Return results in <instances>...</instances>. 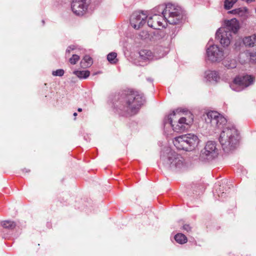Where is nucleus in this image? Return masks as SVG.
<instances>
[{"label": "nucleus", "instance_id": "1", "mask_svg": "<svg viewBox=\"0 0 256 256\" xmlns=\"http://www.w3.org/2000/svg\"><path fill=\"white\" fill-rule=\"evenodd\" d=\"M206 123H210L214 128H222L219 141L223 150L228 152L234 149L238 140V133L236 128L228 124L226 119L216 111H210L206 114L205 118Z\"/></svg>", "mask_w": 256, "mask_h": 256}, {"label": "nucleus", "instance_id": "2", "mask_svg": "<svg viewBox=\"0 0 256 256\" xmlns=\"http://www.w3.org/2000/svg\"><path fill=\"white\" fill-rule=\"evenodd\" d=\"M144 102L142 94L132 90L126 94L118 108L128 115L132 116L138 113Z\"/></svg>", "mask_w": 256, "mask_h": 256}, {"label": "nucleus", "instance_id": "3", "mask_svg": "<svg viewBox=\"0 0 256 256\" xmlns=\"http://www.w3.org/2000/svg\"><path fill=\"white\" fill-rule=\"evenodd\" d=\"M160 162L164 168L176 171L184 166V160L181 155L166 148L161 152Z\"/></svg>", "mask_w": 256, "mask_h": 256}, {"label": "nucleus", "instance_id": "4", "mask_svg": "<svg viewBox=\"0 0 256 256\" xmlns=\"http://www.w3.org/2000/svg\"><path fill=\"white\" fill-rule=\"evenodd\" d=\"M181 112V110L178 108L176 111H173L170 115L165 117L164 120V126L168 124L172 128L174 131L176 132H180L184 131L188 129L190 124L192 122V118H186L184 117H180L178 118V121L175 120L177 119V114Z\"/></svg>", "mask_w": 256, "mask_h": 256}, {"label": "nucleus", "instance_id": "5", "mask_svg": "<svg viewBox=\"0 0 256 256\" xmlns=\"http://www.w3.org/2000/svg\"><path fill=\"white\" fill-rule=\"evenodd\" d=\"M173 143L178 150L192 151L198 145L199 139L196 135L190 133L176 137Z\"/></svg>", "mask_w": 256, "mask_h": 256}, {"label": "nucleus", "instance_id": "6", "mask_svg": "<svg viewBox=\"0 0 256 256\" xmlns=\"http://www.w3.org/2000/svg\"><path fill=\"white\" fill-rule=\"evenodd\" d=\"M164 19L170 24H176L182 22L184 12L181 7L170 3L166 4Z\"/></svg>", "mask_w": 256, "mask_h": 256}, {"label": "nucleus", "instance_id": "7", "mask_svg": "<svg viewBox=\"0 0 256 256\" xmlns=\"http://www.w3.org/2000/svg\"><path fill=\"white\" fill-rule=\"evenodd\" d=\"M147 18V14L144 11L134 12L130 16V26L136 30L148 32V30H146V26Z\"/></svg>", "mask_w": 256, "mask_h": 256}, {"label": "nucleus", "instance_id": "8", "mask_svg": "<svg viewBox=\"0 0 256 256\" xmlns=\"http://www.w3.org/2000/svg\"><path fill=\"white\" fill-rule=\"evenodd\" d=\"M218 154L216 143L214 141H208L200 151L199 158L201 161H210L216 158Z\"/></svg>", "mask_w": 256, "mask_h": 256}, {"label": "nucleus", "instance_id": "9", "mask_svg": "<svg viewBox=\"0 0 256 256\" xmlns=\"http://www.w3.org/2000/svg\"><path fill=\"white\" fill-rule=\"evenodd\" d=\"M206 54L208 60L212 62H220L224 57L223 49L216 44L207 48Z\"/></svg>", "mask_w": 256, "mask_h": 256}, {"label": "nucleus", "instance_id": "10", "mask_svg": "<svg viewBox=\"0 0 256 256\" xmlns=\"http://www.w3.org/2000/svg\"><path fill=\"white\" fill-rule=\"evenodd\" d=\"M254 78L250 76L246 75L236 77L230 86L236 92H240L253 83Z\"/></svg>", "mask_w": 256, "mask_h": 256}, {"label": "nucleus", "instance_id": "11", "mask_svg": "<svg viewBox=\"0 0 256 256\" xmlns=\"http://www.w3.org/2000/svg\"><path fill=\"white\" fill-rule=\"evenodd\" d=\"M86 0H73L72 4V10L73 12L79 16H83L87 10L88 4Z\"/></svg>", "mask_w": 256, "mask_h": 256}, {"label": "nucleus", "instance_id": "12", "mask_svg": "<svg viewBox=\"0 0 256 256\" xmlns=\"http://www.w3.org/2000/svg\"><path fill=\"white\" fill-rule=\"evenodd\" d=\"M222 26L224 28L231 32H237L240 28L238 21L235 18L224 20Z\"/></svg>", "mask_w": 256, "mask_h": 256}, {"label": "nucleus", "instance_id": "13", "mask_svg": "<svg viewBox=\"0 0 256 256\" xmlns=\"http://www.w3.org/2000/svg\"><path fill=\"white\" fill-rule=\"evenodd\" d=\"M231 37L230 33H229L228 36V33L215 34L216 42H219L223 46H227L230 44Z\"/></svg>", "mask_w": 256, "mask_h": 256}, {"label": "nucleus", "instance_id": "14", "mask_svg": "<svg viewBox=\"0 0 256 256\" xmlns=\"http://www.w3.org/2000/svg\"><path fill=\"white\" fill-rule=\"evenodd\" d=\"M159 38V33H139L137 36L138 38H140L148 44L154 42Z\"/></svg>", "mask_w": 256, "mask_h": 256}, {"label": "nucleus", "instance_id": "15", "mask_svg": "<svg viewBox=\"0 0 256 256\" xmlns=\"http://www.w3.org/2000/svg\"><path fill=\"white\" fill-rule=\"evenodd\" d=\"M168 51V47H162L161 46H157L154 48V60H158L164 57Z\"/></svg>", "mask_w": 256, "mask_h": 256}, {"label": "nucleus", "instance_id": "16", "mask_svg": "<svg viewBox=\"0 0 256 256\" xmlns=\"http://www.w3.org/2000/svg\"><path fill=\"white\" fill-rule=\"evenodd\" d=\"M140 58L143 60H154V53L148 50H142L139 52Z\"/></svg>", "mask_w": 256, "mask_h": 256}, {"label": "nucleus", "instance_id": "17", "mask_svg": "<svg viewBox=\"0 0 256 256\" xmlns=\"http://www.w3.org/2000/svg\"><path fill=\"white\" fill-rule=\"evenodd\" d=\"M205 78L209 82H218L220 76L217 72L208 70L205 72Z\"/></svg>", "mask_w": 256, "mask_h": 256}, {"label": "nucleus", "instance_id": "18", "mask_svg": "<svg viewBox=\"0 0 256 256\" xmlns=\"http://www.w3.org/2000/svg\"><path fill=\"white\" fill-rule=\"evenodd\" d=\"M244 44L246 46H253L255 42H256V33L254 34L246 36L243 39Z\"/></svg>", "mask_w": 256, "mask_h": 256}, {"label": "nucleus", "instance_id": "19", "mask_svg": "<svg viewBox=\"0 0 256 256\" xmlns=\"http://www.w3.org/2000/svg\"><path fill=\"white\" fill-rule=\"evenodd\" d=\"M238 60L242 64L250 62V51L246 50L239 54Z\"/></svg>", "mask_w": 256, "mask_h": 256}, {"label": "nucleus", "instance_id": "20", "mask_svg": "<svg viewBox=\"0 0 256 256\" xmlns=\"http://www.w3.org/2000/svg\"><path fill=\"white\" fill-rule=\"evenodd\" d=\"M92 64V58L88 55L85 56L80 62L82 67L86 68L90 66Z\"/></svg>", "mask_w": 256, "mask_h": 256}, {"label": "nucleus", "instance_id": "21", "mask_svg": "<svg viewBox=\"0 0 256 256\" xmlns=\"http://www.w3.org/2000/svg\"><path fill=\"white\" fill-rule=\"evenodd\" d=\"M73 74L76 75L80 78H86L90 74L88 70H74Z\"/></svg>", "mask_w": 256, "mask_h": 256}, {"label": "nucleus", "instance_id": "22", "mask_svg": "<svg viewBox=\"0 0 256 256\" xmlns=\"http://www.w3.org/2000/svg\"><path fill=\"white\" fill-rule=\"evenodd\" d=\"M176 241L180 244H184L187 242L188 239L186 236L181 233L176 234L174 236Z\"/></svg>", "mask_w": 256, "mask_h": 256}, {"label": "nucleus", "instance_id": "23", "mask_svg": "<svg viewBox=\"0 0 256 256\" xmlns=\"http://www.w3.org/2000/svg\"><path fill=\"white\" fill-rule=\"evenodd\" d=\"M165 6L166 5L162 4L155 7L154 9V15H160V14H162L164 18Z\"/></svg>", "mask_w": 256, "mask_h": 256}, {"label": "nucleus", "instance_id": "24", "mask_svg": "<svg viewBox=\"0 0 256 256\" xmlns=\"http://www.w3.org/2000/svg\"><path fill=\"white\" fill-rule=\"evenodd\" d=\"M2 225L4 228L8 230H13L16 226V223L11 220H4L2 222Z\"/></svg>", "mask_w": 256, "mask_h": 256}, {"label": "nucleus", "instance_id": "25", "mask_svg": "<svg viewBox=\"0 0 256 256\" xmlns=\"http://www.w3.org/2000/svg\"><path fill=\"white\" fill-rule=\"evenodd\" d=\"M216 192L214 194H216L218 197L222 198L224 197L226 193L224 192V186H222L219 184H216L215 186Z\"/></svg>", "mask_w": 256, "mask_h": 256}, {"label": "nucleus", "instance_id": "26", "mask_svg": "<svg viewBox=\"0 0 256 256\" xmlns=\"http://www.w3.org/2000/svg\"><path fill=\"white\" fill-rule=\"evenodd\" d=\"M224 66L228 69H232L236 66V62L234 60H226L224 62Z\"/></svg>", "mask_w": 256, "mask_h": 256}, {"label": "nucleus", "instance_id": "27", "mask_svg": "<svg viewBox=\"0 0 256 256\" xmlns=\"http://www.w3.org/2000/svg\"><path fill=\"white\" fill-rule=\"evenodd\" d=\"M117 56V54L114 52H112L108 54L107 56L108 60L112 64H115L116 63L118 60L116 58Z\"/></svg>", "mask_w": 256, "mask_h": 256}, {"label": "nucleus", "instance_id": "28", "mask_svg": "<svg viewBox=\"0 0 256 256\" xmlns=\"http://www.w3.org/2000/svg\"><path fill=\"white\" fill-rule=\"evenodd\" d=\"M237 15L243 18L244 19L247 18L248 9L246 8H238Z\"/></svg>", "mask_w": 256, "mask_h": 256}, {"label": "nucleus", "instance_id": "29", "mask_svg": "<svg viewBox=\"0 0 256 256\" xmlns=\"http://www.w3.org/2000/svg\"><path fill=\"white\" fill-rule=\"evenodd\" d=\"M238 0H225L224 7L226 10L230 9Z\"/></svg>", "mask_w": 256, "mask_h": 256}, {"label": "nucleus", "instance_id": "30", "mask_svg": "<svg viewBox=\"0 0 256 256\" xmlns=\"http://www.w3.org/2000/svg\"><path fill=\"white\" fill-rule=\"evenodd\" d=\"M80 58L77 54H73L72 56L69 59V62L72 64H75L80 60Z\"/></svg>", "mask_w": 256, "mask_h": 256}, {"label": "nucleus", "instance_id": "31", "mask_svg": "<svg viewBox=\"0 0 256 256\" xmlns=\"http://www.w3.org/2000/svg\"><path fill=\"white\" fill-rule=\"evenodd\" d=\"M154 22L152 20V18H148V22H147V24H146V28H151L152 29H157V28H158V26H154L153 25V23Z\"/></svg>", "mask_w": 256, "mask_h": 256}, {"label": "nucleus", "instance_id": "32", "mask_svg": "<svg viewBox=\"0 0 256 256\" xmlns=\"http://www.w3.org/2000/svg\"><path fill=\"white\" fill-rule=\"evenodd\" d=\"M76 46L74 45H71L68 47L66 51V57L69 56L71 51L76 50Z\"/></svg>", "mask_w": 256, "mask_h": 256}, {"label": "nucleus", "instance_id": "33", "mask_svg": "<svg viewBox=\"0 0 256 256\" xmlns=\"http://www.w3.org/2000/svg\"><path fill=\"white\" fill-rule=\"evenodd\" d=\"M64 72L62 69L57 70L56 71L52 72V75L54 76H62L64 74Z\"/></svg>", "mask_w": 256, "mask_h": 256}, {"label": "nucleus", "instance_id": "34", "mask_svg": "<svg viewBox=\"0 0 256 256\" xmlns=\"http://www.w3.org/2000/svg\"><path fill=\"white\" fill-rule=\"evenodd\" d=\"M183 229L186 232H190L191 230V227L189 224H186L183 226Z\"/></svg>", "mask_w": 256, "mask_h": 256}, {"label": "nucleus", "instance_id": "35", "mask_svg": "<svg viewBox=\"0 0 256 256\" xmlns=\"http://www.w3.org/2000/svg\"><path fill=\"white\" fill-rule=\"evenodd\" d=\"M161 23L160 22H154L153 23V25L154 26H158V28H157L156 30H160V27L161 26L160 25Z\"/></svg>", "mask_w": 256, "mask_h": 256}, {"label": "nucleus", "instance_id": "36", "mask_svg": "<svg viewBox=\"0 0 256 256\" xmlns=\"http://www.w3.org/2000/svg\"><path fill=\"white\" fill-rule=\"evenodd\" d=\"M238 10V8H236V9L232 10L230 11H229L228 13L229 14H237Z\"/></svg>", "mask_w": 256, "mask_h": 256}, {"label": "nucleus", "instance_id": "37", "mask_svg": "<svg viewBox=\"0 0 256 256\" xmlns=\"http://www.w3.org/2000/svg\"><path fill=\"white\" fill-rule=\"evenodd\" d=\"M22 171L23 172H30V170H28V169L24 168V169L22 170Z\"/></svg>", "mask_w": 256, "mask_h": 256}, {"label": "nucleus", "instance_id": "38", "mask_svg": "<svg viewBox=\"0 0 256 256\" xmlns=\"http://www.w3.org/2000/svg\"><path fill=\"white\" fill-rule=\"evenodd\" d=\"M222 28H218L216 30V32H220V31L221 30Z\"/></svg>", "mask_w": 256, "mask_h": 256}, {"label": "nucleus", "instance_id": "39", "mask_svg": "<svg viewBox=\"0 0 256 256\" xmlns=\"http://www.w3.org/2000/svg\"><path fill=\"white\" fill-rule=\"evenodd\" d=\"M78 112H82V108H78Z\"/></svg>", "mask_w": 256, "mask_h": 256}, {"label": "nucleus", "instance_id": "40", "mask_svg": "<svg viewBox=\"0 0 256 256\" xmlns=\"http://www.w3.org/2000/svg\"><path fill=\"white\" fill-rule=\"evenodd\" d=\"M147 80H148V81H150V82H152V78H148Z\"/></svg>", "mask_w": 256, "mask_h": 256}, {"label": "nucleus", "instance_id": "41", "mask_svg": "<svg viewBox=\"0 0 256 256\" xmlns=\"http://www.w3.org/2000/svg\"><path fill=\"white\" fill-rule=\"evenodd\" d=\"M77 115H78V114H77L76 112H74V116H76Z\"/></svg>", "mask_w": 256, "mask_h": 256}]
</instances>
